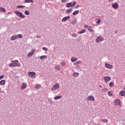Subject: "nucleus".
<instances>
[{"label":"nucleus","mask_w":125,"mask_h":125,"mask_svg":"<svg viewBox=\"0 0 125 125\" xmlns=\"http://www.w3.org/2000/svg\"><path fill=\"white\" fill-rule=\"evenodd\" d=\"M76 3H77L76 1H74L73 3H72L71 6H75V5H76Z\"/></svg>","instance_id":"nucleus-42"},{"label":"nucleus","mask_w":125,"mask_h":125,"mask_svg":"<svg viewBox=\"0 0 125 125\" xmlns=\"http://www.w3.org/2000/svg\"><path fill=\"white\" fill-rule=\"evenodd\" d=\"M104 83H109V82L111 81V77L109 76H105L104 78Z\"/></svg>","instance_id":"nucleus-6"},{"label":"nucleus","mask_w":125,"mask_h":125,"mask_svg":"<svg viewBox=\"0 0 125 125\" xmlns=\"http://www.w3.org/2000/svg\"><path fill=\"white\" fill-rule=\"evenodd\" d=\"M66 1H67V0H62V2H66Z\"/></svg>","instance_id":"nucleus-44"},{"label":"nucleus","mask_w":125,"mask_h":125,"mask_svg":"<svg viewBox=\"0 0 125 125\" xmlns=\"http://www.w3.org/2000/svg\"><path fill=\"white\" fill-rule=\"evenodd\" d=\"M87 101H94V97L92 96H89L87 98Z\"/></svg>","instance_id":"nucleus-10"},{"label":"nucleus","mask_w":125,"mask_h":125,"mask_svg":"<svg viewBox=\"0 0 125 125\" xmlns=\"http://www.w3.org/2000/svg\"><path fill=\"white\" fill-rule=\"evenodd\" d=\"M33 54H34V53L30 52V53H29L28 54L27 56H28V57H31V56H32V55H33Z\"/></svg>","instance_id":"nucleus-35"},{"label":"nucleus","mask_w":125,"mask_h":125,"mask_svg":"<svg viewBox=\"0 0 125 125\" xmlns=\"http://www.w3.org/2000/svg\"><path fill=\"white\" fill-rule=\"evenodd\" d=\"M73 15H77V14H79V10H76L72 13Z\"/></svg>","instance_id":"nucleus-25"},{"label":"nucleus","mask_w":125,"mask_h":125,"mask_svg":"<svg viewBox=\"0 0 125 125\" xmlns=\"http://www.w3.org/2000/svg\"><path fill=\"white\" fill-rule=\"evenodd\" d=\"M16 39H18V36L17 35H14L11 37V40L12 41H15Z\"/></svg>","instance_id":"nucleus-13"},{"label":"nucleus","mask_w":125,"mask_h":125,"mask_svg":"<svg viewBox=\"0 0 125 125\" xmlns=\"http://www.w3.org/2000/svg\"><path fill=\"white\" fill-rule=\"evenodd\" d=\"M65 64H66V62H62L61 63V65L62 66H65Z\"/></svg>","instance_id":"nucleus-39"},{"label":"nucleus","mask_w":125,"mask_h":125,"mask_svg":"<svg viewBox=\"0 0 125 125\" xmlns=\"http://www.w3.org/2000/svg\"><path fill=\"white\" fill-rule=\"evenodd\" d=\"M114 85H115V83H114V82H111L109 83V86H110V87H113Z\"/></svg>","instance_id":"nucleus-17"},{"label":"nucleus","mask_w":125,"mask_h":125,"mask_svg":"<svg viewBox=\"0 0 125 125\" xmlns=\"http://www.w3.org/2000/svg\"><path fill=\"white\" fill-rule=\"evenodd\" d=\"M104 40V38L102 36H99L98 38L96 39V42H103Z\"/></svg>","instance_id":"nucleus-5"},{"label":"nucleus","mask_w":125,"mask_h":125,"mask_svg":"<svg viewBox=\"0 0 125 125\" xmlns=\"http://www.w3.org/2000/svg\"><path fill=\"white\" fill-rule=\"evenodd\" d=\"M99 86H100V87H102V85H100Z\"/></svg>","instance_id":"nucleus-48"},{"label":"nucleus","mask_w":125,"mask_h":125,"mask_svg":"<svg viewBox=\"0 0 125 125\" xmlns=\"http://www.w3.org/2000/svg\"><path fill=\"white\" fill-rule=\"evenodd\" d=\"M108 95L109 96H113V92L112 91H109L108 92Z\"/></svg>","instance_id":"nucleus-29"},{"label":"nucleus","mask_w":125,"mask_h":125,"mask_svg":"<svg viewBox=\"0 0 125 125\" xmlns=\"http://www.w3.org/2000/svg\"><path fill=\"white\" fill-rule=\"evenodd\" d=\"M72 37H73V38H76V37H78V35L75 33H73L71 35Z\"/></svg>","instance_id":"nucleus-37"},{"label":"nucleus","mask_w":125,"mask_h":125,"mask_svg":"<svg viewBox=\"0 0 125 125\" xmlns=\"http://www.w3.org/2000/svg\"><path fill=\"white\" fill-rule=\"evenodd\" d=\"M88 30L89 31V32H93V29H92L91 28V26H90L88 29Z\"/></svg>","instance_id":"nucleus-34"},{"label":"nucleus","mask_w":125,"mask_h":125,"mask_svg":"<svg viewBox=\"0 0 125 125\" xmlns=\"http://www.w3.org/2000/svg\"><path fill=\"white\" fill-rule=\"evenodd\" d=\"M114 105H120V107H122V103L121 102V100L117 99L114 101Z\"/></svg>","instance_id":"nucleus-4"},{"label":"nucleus","mask_w":125,"mask_h":125,"mask_svg":"<svg viewBox=\"0 0 125 125\" xmlns=\"http://www.w3.org/2000/svg\"><path fill=\"white\" fill-rule=\"evenodd\" d=\"M59 87H60V85L58 83H55L53 86L52 87V90H57V89H59Z\"/></svg>","instance_id":"nucleus-3"},{"label":"nucleus","mask_w":125,"mask_h":125,"mask_svg":"<svg viewBox=\"0 0 125 125\" xmlns=\"http://www.w3.org/2000/svg\"><path fill=\"white\" fill-rule=\"evenodd\" d=\"M62 97V96H56L55 97L54 99L55 100H58V99H60V98H61Z\"/></svg>","instance_id":"nucleus-24"},{"label":"nucleus","mask_w":125,"mask_h":125,"mask_svg":"<svg viewBox=\"0 0 125 125\" xmlns=\"http://www.w3.org/2000/svg\"><path fill=\"white\" fill-rule=\"evenodd\" d=\"M17 36H18V38H19L20 39H22V38H23L21 34H18Z\"/></svg>","instance_id":"nucleus-38"},{"label":"nucleus","mask_w":125,"mask_h":125,"mask_svg":"<svg viewBox=\"0 0 125 125\" xmlns=\"http://www.w3.org/2000/svg\"><path fill=\"white\" fill-rule=\"evenodd\" d=\"M0 11L1 12H6V10H5V8H3V7H0Z\"/></svg>","instance_id":"nucleus-19"},{"label":"nucleus","mask_w":125,"mask_h":125,"mask_svg":"<svg viewBox=\"0 0 125 125\" xmlns=\"http://www.w3.org/2000/svg\"><path fill=\"white\" fill-rule=\"evenodd\" d=\"M28 75L29 77H31L32 78H34V79L36 78V73L34 72H29L28 73Z\"/></svg>","instance_id":"nucleus-7"},{"label":"nucleus","mask_w":125,"mask_h":125,"mask_svg":"<svg viewBox=\"0 0 125 125\" xmlns=\"http://www.w3.org/2000/svg\"><path fill=\"white\" fill-rule=\"evenodd\" d=\"M69 19H70V16H68L62 18V22H65V21H67V20H69Z\"/></svg>","instance_id":"nucleus-11"},{"label":"nucleus","mask_w":125,"mask_h":125,"mask_svg":"<svg viewBox=\"0 0 125 125\" xmlns=\"http://www.w3.org/2000/svg\"><path fill=\"white\" fill-rule=\"evenodd\" d=\"M32 52H34V51L32 50Z\"/></svg>","instance_id":"nucleus-50"},{"label":"nucleus","mask_w":125,"mask_h":125,"mask_svg":"<svg viewBox=\"0 0 125 125\" xmlns=\"http://www.w3.org/2000/svg\"><path fill=\"white\" fill-rule=\"evenodd\" d=\"M12 63H10L9 64V67H21V64L20 63V62H18V60H14L12 61Z\"/></svg>","instance_id":"nucleus-1"},{"label":"nucleus","mask_w":125,"mask_h":125,"mask_svg":"<svg viewBox=\"0 0 125 125\" xmlns=\"http://www.w3.org/2000/svg\"><path fill=\"white\" fill-rule=\"evenodd\" d=\"M15 13L16 14L17 16L20 17V18H21V19H23V18H25V16L23 15L22 14V13H21L18 11H15Z\"/></svg>","instance_id":"nucleus-2"},{"label":"nucleus","mask_w":125,"mask_h":125,"mask_svg":"<svg viewBox=\"0 0 125 125\" xmlns=\"http://www.w3.org/2000/svg\"><path fill=\"white\" fill-rule=\"evenodd\" d=\"M71 11H72V9H68L65 11V13H66L67 14H68V13H70V12H71Z\"/></svg>","instance_id":"nucleus-28"},{"label":"nucleus","mask_w":125,"mask_h":125,"mask_svg":"<svg viewBox=\"0 0 125 125\" xmlns=\"http://www.w3.org/2000/svg\"><path fill=\"white\" fill-rule=\"evenodd\" d=\"M41 85L40 84H36L35 87V89H40L41 87Z\"/></svg>","instance_id":"nucleus-20"},{"label":"nucleus","mask_w":125,"mask_h":125,"mask_svg":"<svg viewBox=\"0 0 125 125\" xmlns=\"http://www.w3.org/2000/svg\"><path fill=\"white\" fill-rule=\"evenodd\" d=\"M17 8H25V6H23V5L18 6Z\"/></svg>","instance_id":"nucleus-40"},{"label":"nucleus","mask_w":125,"mask_h":125,"mask_svg":"<svg viewBox=\"0 0 125 125\" xmlns=\"http://www.w3.org/2000/svg\"><path fill=\"white\" fill-rule=\"evenodd\" d=\"M4 84H5V80H1L0 81V85H4Z\"/></svg>","instance_id":"nucleus-16"},{"label":"nucleus","mask_w":125,"mask_h":125,"mask_svg":"<svg viewBox=\"0 0 125 125\" xmlns=\"http://www.w3.org/2000/svg\"><path fill=\"white\" fill-rule=\"evenodd\" d=\"M37 39H40V38H41V36L38 35L37 36Z\"/></svg>","instance_id":"nucleus-46"},{"label":"nucleus","mask_w":125,"mask_h":125,"mask_svg":"<svg viewBox=\"0 0 125 125\" xmlns=\"http://www.w3.org/2000/svg\"><path fill=\"white\" fill-rule=\"evenodd\" d=\"M124 90H125V87H124Z\"/></svg>","instance_id":"nucleus-49"},{"label":"nucleus","mask_w":125,"mask_h":125,"mask_svg":"<svg viewBox=\"0 0 125 125\" xmlns=\"http://www.w3.org/2000/svg\"><path fill=\"white\" fill-rule=\"evenodd\" d=\"M112 6L114 9H118L119 8V4L118 3H114L112 4Z\"/></svg>","instance_id":"nucleus-8"},{"label":"nucleus","mask_w":125,"mask_h":125,"mask_svg":"<svg viewBox=\"0 0 125 125\" xmlns=\"http://www.w3.org/2000/svg\"><path fill=\"white\" fill-rule=\"evenodd\" d=\"M78 64H82V61H78L74 63V65H78Z\"/></svg>","instance_id":"nucleus-23"},{"label":"nucleus","mask_w":125,"mask_h":125,"mask_svg":"<svg viewBox=\"0 0 125 125\" xmlns=\"http://www.w3.org/2000/svg\"><path fill=\"white\" fill-rule=\"evenodd\" d=\"M77 23V20H74L73 21H72L71 24L75 25Z\"/></svg>","instance_id":"nucleus-36"},{"label":"nucleus","mask_w":125,"mask_h":125,"mask_svg":"<svg viewBox=\"0 0 125 125\" xmlns=\"http://www.w3.org/2000/svg\"><path fill=\"white\" fill-rule=\"evenodd\" d=\"M24 2L25 3H34V0H25L24 1Z\"/></svg>","instance_id":"nucleus-15"},{"label":"nucleus","mask_w":125,"mask_h":125,"mask_svg":"<svg viewBox=\"0 0 125 125\" xmlns=\"http://www.w3.org/2000/svg\"><path fill=\"white\" fill-rule=\"evenodd\" d=\"M100 22H101V20H100V19H96V24H99V23H100Z\"/></svg>","instance_id":"nucleus-26"},{"label":"nucleus","mask_w":125,"mask_h":125,"mask_svg":"<svg viewBox=\"0 0 125 125\" xmlns=\"http://www.w3.org/2000/svg\"><path fill=\"white\" fill-rule=\"evenodd\" d=\"M4 77V75H1V76L0 77V79L1 80H2V79H3Z\"/></svg>","instance_id":"nucleus-43"},{"label":"nucleus","mask_w":125,"mask_h":125,"mask_svg":"<svg viewBox=\"0 0 125 125\" xmlns=\"http://www.w3.org/2000/svg\"><path fill=\"white\" fill-rule=\"evenodd\" d=\"M78 60V58L72 57L71 58V62H76Z\"/></svg>","instance_id":"nucleus-18"},{"label":"nucleus","mask_w":125,"mask_h":125,"mask_svg":"<svg viewBox=\"0 0 125 125\" xmlns=\"http://www.w3.org/2000/svg\"><path fill=\"white\" fill-rule=\"evenodd\" d=\"M42 49H43V50H44L45 51H47V50H48V49H47L45 47H42Z\"/></svg>","instance_id":"nucleus-41"},{"label":"nucleus","mask_w":125,"mask_h":125,"mask_svg":"<svg viewBox=\"0 0 125 125\" xmlns=\"http://www.w3.org/2000/svg\"><path fill=\"white\" fill-rule=\"evenodd\" d=\"M73 77H75V78H77V77H79V73L75 72L73 74Z\"/></svg>","instance_id":"nucleus-22"},{"label":"nucleus","mask_w":125,"mask_h":125,"mask_svg":"<svg viewBox=\"0 0 125 125\" xmlns=\"http://www.w3.org/2000/svg\"><path fill=\"white\" fill-rule=\"evenodd\" d=\"M0 80H1V79H0Z\"/></svg>","instance_id":"nucleus-51"},{"label":"nucleus","mask_w":125,"mask_h":125,"mask_svg":"<svg viewBox=\"0 0 125 125\" xmlns=\"http://www.w3.org/2000/svg\"><path fill=\"white\" fill-rule=\"evenodd\" d=\"M47 58V56H42L40 57V59L41 60H43V59H46Z\"/></svg>","instance_id":"nucleus-21"},{"label":"nucleus","mask_w":125,"mask_h":125,"mask_svg":"<svg viewBox=\"0 0 125 125\" xmlns=\"http://www.w3.org/2000/svg\"><path fill=\"white\" fill-rule=\"evenodd\" d=\"M84 28H88L89 26L88 25H84Z\"/></svg>","instance_id":"nucleus-45"},{"label":"nucleus","mask_w":125,"mask_h":125,"mask_svg":"<svg viewBox=\"0 0 125 125\" xmlns=\"http://www.w3.org/2000/svg\"><path fill=\"white\" fill-rule=\"evenodd\" d=\"M85 32H86V30L83 29L81 31L79 32V34H83V33H85Z\"/></svg>","instance_id":"nucleus-31"},{"label":"nucleus","mask_w":125,"mask_h":125,"mask_svg":"<svg viewBox=\"0 0 125 125\" xmlns=\"http://www.w3.org/2000/svg\"><path fill=\"white\" fill-rule=\"evenodd\" d=\"M26 87H27V83H22L21 88H22V89H25V88H26Z\"/></svg>","instance_id":"nucleus-14"},{"label":"nucleus","mask_w":125,"mask_h":125,"mask_svg":"<svg viewBox=\"0 0 125 125\" xmlns=\"http://www.w3.org/2000/svg\"><path fill=\"white\" fill-rule=\"evenodd\" d=\"M102 123H108V120L106 119H101Z\"/></svg>","instance_id":"nucleus-32"},{"label":"nucleus","mask_w":125,"mask_h":125,"mask_svg":"<svg viewBox=\"0 0 125 125\" xmlns=\"http://www.w3.org/2000/svg\"><path fill=\"white\" fill-rule=\"evenodd\" d=\"M24 14L25 15H30V12L29 11H25Z\"/></svg>","instance_id":"nucleus-33"},{"label":"nucleus","mask_w":125,"mask_h":125,"mask_svg":"<svg viewBox=\"0 0 125 125\" xmlns=\"http://www.w3.org/2000/svg\"><path fill=\"white\" fill-rule=\"evenodd\" d=\"M104 66L107 69H112V68H113V65L112 64H110L109 63H105Z\"/></svg>","instance_id":"nucleus-9"},{"label":"nucleus","mask_w":125,"mask_h":125,"mask_svg":"<svg viewBox=\"0 0 125 125\" xmlns=\"http://www.w3.org/2000/svg\"><path fill=\"white\" fill-rule=\"evenodd\" d=\"M120 96H125V91L122 90L119 93Z\"/></svg>","instance_id":"nucleus-12"},{"label":"nucleus","mask_w":125,"mask_h":125,"mask_svg":"<svg viewBox=\"0 0 125 125\" xmlns=\"http://www.w3.org/2000/svg\"><path fill=\"white\" fill-rule=\"evenodd\" d=\"M72 6V2H69L67 4L66 7H71Z\"/></svg>","instance_id":"nucleus-30"},{"label":"nucleus","mask_w":125,"mask_h":125,"mask_svg":"<svg viewBox=\"0 0 125 125\" xmlns=\"http://www.w3.org/2000/svg\"><path fill=\"white\" fill-rule=\"evenodd\" d=\"M55 69H56V70H57V71H59V70L61 69V66H59V65L56 66L55 67Z\"/></svg>","instance_id":"nucleus-27"},{"label":"nucleus","mask_w":125,"mask_h":125,"mask_svg":"<svg viewBox=\"0 0 125 125\" xmlns=\"http://www.w3.org/2000/svg\"><path fill=\"white\" fill-rule=\"evenodd\" d=\"M80 7V5H77L75 7V8H79Z\"/></svg>","instance_id":"nucleus-47"}]
</instances>
